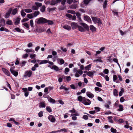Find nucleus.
Masks as SVG:
<instances>
[{
  "label": "nucleus",
  "mask_w": 133,
  "mask_h": 133,
  "mask_svg": "<svg viewBox=\"0 0 133 133\" xmlns=\"http://www.w3.org/2000/svg\"><path fill=\"white\" fill-rule=\"evenodd\" d=\"M47 19L43 17H41L37 19L35 21L36 23L38 24H43L46 23Z\"/></svg>",
  "instance_id": "1"
},
{
  "label": "nucleus",
  "mask_w": 133,
  "mask_h": 133,
  "mask_svg": "<svg viewBox=\"0 0 133 133\" xmlns=\"http://www.w3.org/2000/svg\"><path fill=\"white\" fill-rule=\"evenodd\" d=\"M91 18L93 21L95 23L98 24L99 25L102 24L101 21L99 18L96 17H92Z\"/></svg>",
  "instance_id": "2"
},
{
  "label": "nucleus",
  "mask_w": 133,
  "mask_h": 133,
  "mask_svg": "<svg viewBox=\"0 0 133 133\" xmlns=\"http://www.w3.org/2000/svg\"><path fill=\"white\" fill-rule=\"evenodd\" d=\"M82 103L85 105H88L90 104L91 102L89 99L85 98V99L84 100L83 102H82Z\"/></svg>",
  "instance_id": "3"
},
{
  "label": "nucleus",
  "mask_w": 133,
  "mask_h": 133,
  "mask_svg": "<svg viewBox=\"0 0 133 133\" xmlns=\"http://www.w3.org/2000/svg\"><path fill=\"white\" fill-rule=\"evenodd\" d=\"M12 11V8H10L8 10V12L6 13L4 17L5 18H8L10 15L11 11Z\"/></svg>",
  "instance_id": "4"
},
{
  "label": "nucleus",
  "mask_w": 133,
  "mask_h": 133,
  "mask_svg": "<svg viewBox=\"0 0 133 133\" xmlns=\"http://www.w3.org/2000/svg\"><path fill=\"white\" fill-rule=\"evenodd\" d=\"M48 119L52 122H54L56 121L54 117L51 115H49L48 117Z\"/></svg>",
  "instance_id": "5"
},
{
  "label": "nucleus",
  "mask_w": 133,
  "mask_h": 133,
  "mask_svg": "<svg viewBox=\"0 0 133 133\" xmlns=\"http://www.w3.org/2000/svg\"><path fill=\"white\" fill-rule=\"evenodd\" d=\"M37 61L38 63H39V64L47 63L48 62V60H40L39 59H37L36 60V61Z\"/></svg>",
  "instance_id": "6"
},
{
  "label": "nucleus",
  "mask_w": 133,
  "mask_h": 133,
  "mask_svg": "<svg viewBox=\"0 0 133 133\" xmlns=\"http://www.w3.org/2000/svg\"><path fill=\"white\" fill-rule=\"evenodd\" d=\"M84 19L85 20L87 21L89 23H91V20L90 18L88 16H84Z\"/></svg>",
  "instance_id": "7"
},
{
  "label": "nucleus",
  "mask_w": 133,
  "mask_h": 133,
  "mask_svg": "<svg viewBox=\"0 0 133 133\" xmlns=\"http://www.w3.org/2000/svg\"><path fill=\"white\" fill-rule=\"evenodd\" d=\"M10 71L11 73L15 76H17L18 74L17 72L15 71L14 70H13V69L10 68Z\"/></svg>",
  "instance_id": "8"
},
{
  "label": "nucleus",
  "mask_w": 133,
  "mask_h": 133,
  "mask_svg": "<svg viewBox=\"0 0 133 133\" xmlns=\"http://www.w3.org/2000/svg\"><path fill=\"white\" fill-rule=\"evenodd\" d=\"M85 99V97H82L81 96H79L77 97V100L79 102H83L84 100Z\"/></svg>",
  "instance_id": "9"
},
{
  "label": "nucleus",
  "mask_w": 133,
  "mask_h": 133,
  "mask_svg": "<svg viewBox=\"0 0 133 133\" xmlns=\"http://www.w3.org/2000/svg\"><path fill=\"white\" fill-rule=\"evenodd\" d=\"M79 26L77 23L73 22L71 23V26L72 29H76Z\"/></svg>",
  "instance_id": "10"
},
{
  "label": "nucleus",
  "mask_w": 133,
  "mask_h": 133,
  "mask_svg": "<svg viewBox=\"0 0 133 133\" xmlns=\"http://www.w3.org/2000/svg\"><path fill=\"white\" fill-rule=\"evenodd\" d=\"M2 70L5 75L8 76H10V72L7 70L3 68H2Z\"/></svg>",
  "instance_id": "11"
},
{
  "label": "nucleus",
  "mask_w": 133,
  "mask_h": 133,
  "mask_svg": "<svg viewBox=\"0 0 133 133\" xmlns=\"http://www.w3.org/2000/svg\"><path fill=\"white\" fill-rule=\"evenodd\" d=\"M25 74L26 76L30 77L32 75V72L31 70L27 71L25 72Z\"/></svg>",
  "instance_id": "12"
},
{
  "label": "nucleus",
  "mask_w": 133,
  "mask_h": 133,
  "mask_svg": "<svg viewBox=\"0 0 133 133\" xmlns=\"http://www.w3.org/2000/svg\"><path fill=\"white\" fill-rule=\"evenodd\" d=\"M81 25L83 26L84 28L87 31L89 30V28L88 26L84 23H82L81 24Z\"/></svg>",
  "instance_id": "13"
},
{
  "label": "nucleus",
  "mask_w": 133,
  "mask_h": 133,
  "mask_svg": "<svg viewBox=\"0 0 133 133\" xmlns=\"http://www.w3.org/2000/svg\"><path fill=\"white\" fill-rule=\"evenodd\" d=\"M21 20V18L19 17L16 18L15 22L14 23L15 25H17L19 23L20 21Z\"/></svg>",
  "instance_id": "14"
},
{
  "label": "nucleus",
  "mask_w": 133,
  "mask_h": 133,
  "mask_svg": "<svg viewBox=\"0 0 133 133\" xmlns=\"http://www.w3.org/2000/svg\"><path fill=\"white\" fill-rule=\"evenodd\" d=\"M87 96L90 98H93L94 96V95L90 92H87L86 93Z\"/></svg>",
  "instance_id": "15"
},
{
  "label": "nucleus",
  "mask_w": 133,
  "mask_h": 133,
  "mask_svg": "<svg viewBox=\"0 0 133 133\" xmlns=\"http://www.w3.org/2000/svg\"><path fill=\"white\" fill-rule=\"evenodd\" d=\"M18 10L17 8L14 9L13 10H12V14L13 15L16 14Z\"/></svg>",
  "instance_id": "16"
},
{
  "label": "nucleus",
  "mask_w": 133,
  "mask_h": 133,
  "mask_svg": "<svg viewBox=\"0 0 133 133\" xmlns=\"http://www.w3.org/2000/svg\"><path fill=\"white\" fill-rule=\"evenodd\" d=\"M5 24V20L3 18L0 20V24L2 26H4Z\"/></svg>",
  "instance_id": "17"
},
{
  "label": "nucleus",
  "mask_w": 133,
  "mask_h": 133,
  "mask_svg": "<svg viewBox=\"0 0 133 133\" xmlns=\"http://www.w3.org/2000/svg\"><path fill=\"white\" fill-rule=\"evenodd\" d=\"M46 106L45 103L43 102H41L39 104V107L41 108H45Z\"/></svg>",
  "instance_id": "18"
},
{
  "label": "nucleus",
  "mask_w": 133,
  "mask_h": 133,
  "mask_svg": "<svg viewBox=\"0 0 133 133\" xmlns=\"http://www.w3.org/2000/svg\"><path fill=\"white\" fill-rule=\"evenodd\" d=\"M77 4H72L71 5L70 7L71 9H76L77 7Z\"/></svg>",
  "instance_id": "19"
},
{
  "label": "nucleus",
  "mask_w": 133,
  "mask_h": 133,
  "mask_svg": "<svg viewBox=\"0 0 133 133\" xmlns=\"http://www.w3.org/2000/svg\"><path fill=\"white\" fill-rule=\"evenodd\" d=\"M78 28L79 30L81 32H84L85 31V30L81 26H78Z\"/></svg>",
  "instance_id": "20"
},
{
  "label": "nucleus",
  "mask_w": 133,
  "mask_h": 133,
  "mask_svg": "<svg viewBox=\"0 0 133 133\" xmlns=\"http://www.w3.org/2000/svg\"><path fill=\"white\" fill-rule=\"evenodd\" d=\"M26 17L28 18L29 19L33 18L34 17L32 13L27 14L26 16Z\"/></svg>",
  "instance_id": "21"
},
{
  "label": "nucleus",
  "mask_w": 133,
  "mask_h": 133,
  "mask_svg": "<svg viewBox=\"0 0 133 133\" xmlns=\"http://www.w3.org/2000/svg\"><path fill=\"white\" fill-rule=\"evenodd\" d=\"M87 75L90 77H93L94 76L92 72V71H89L87 73Z\"/></svg>",
  "instance_id": "22"
},
{
  "label": "nucleus",
  "mask_w": 133,
  "mask_h": 133,
  "mask_svg": "<svg viewBox=\"0 0 133 133\" xmlns=\"http://www.w3.org/2000/svg\"><path fill=\"white\" fill-rule=\"evenodd\" d=\"M36 31L37 32L41 33L42 32H44L45 31V30L43 29H39L37 28L36 29Z\"/></svg>",
  "instance_id": "23"
},
{
  "label": "nucleus",
  "mask_w": 133,
  "mask_h": 133,
  "mask_svg": "<svg viewBox=\"0 0 133 133\" xmlns=\"http://www.w3.org/2000/svg\"><path fill=\"white\" fill-rule=\"evenodd\" d=\"M113 94L115 96H118V92L116 89H114L113 91Z\"/></svg>",
  "instance_id": "24"
},
{
  "label": "nucleus",
  "mask_w": 133,
  "mask_h": 133,
  "mask_svg": "<svg viewBox=\"0 0 133 133\" xmlns=\"http://www.w3.org/2000/svg\"><path fill=\"white\" fill-rule=\"evenodd\" d=\"M90 30L92 32L95 31L96 30V28L92 25L90 26Z\"/></svg>",
  "instance_id": "25"
},
{
  "label": "nucleus",
  "mask_w": 133,
  "mask_h": 133,
  "mask_svg": "<svg viewBox=\"0 0 133 133\" xmlns=\"http://www.w3.org/2000/svg\"><path fill=\"white\" fill-rule=\"evenodd\" d=\"M40 14V12L39 11H35L33 14V15L34 16V17H36L37 15H39Z\"/></svg>",
  "instance_id": "26"
},
{
  "label": "nucleus",
  "mask_w": 133,
  "mask_h": 133,
  "mask_svg": "<svg viewBox=\"0 0 133 133\" xmlns=\"http://www.w3.org/2000/svg\"><path fill=\"white\" fill-rule=\"evenodd\" d=\"M51 69H54L56 71H58L59 70V69L58 68L57 66L55 65H54L52 66V68H51Z\"/></svg>",
  "instance_id": "27"
},
{
  "label": "nucleus",
  "mask_w": 133,
  "mask_h": 133,
  "mask_svg": "<svg viewBox=\"0 0 133 133\" xmlns=\"http://www.w3.org/2000/svg\"><path fill=\"white\" fill-rule=\"evenodd\" d=\"M46 23H48V24L49 25H52L54 24V22L52 21L47 19V21H46Z\"/></svg>",
  "instance_id": "28"
},
{
  "label": "nucleus",
  "mask_w": 133,
  "mask_h": 133,
  "mask_svg": "<svg viewBox=\"0 0 133 133\" xmlns=\"http://www.w3.org/2000/svg\"><path fill=\"white\" fill-rule=\"evenodd\" d=\"M46 7L44 5L42 6V7L41 8L40 11L42 12H44L45 11V10Z\"/></svg>",
  "instance_id": "29"
},
{
  "label": "nucleus",
  "mask_w": 133,
  "mask_h": 133,
  "mask_svg": "<svg viewBox=\"0 0 133 133\" xmlns=\"http://www.w3.org/2000/svg\"><path fill=\"white\" fill-rule=\"evenodd\" d=\"M35 4L37 7V8H38V9L39 7H40L42 5V3L39 2H35Z\"/></svg>",
  "instance_id": "30"
},
{
  "label": "nucleus",
  "mask_w": 133,
  "mask_h": 133,
  "mask_svg": "<svg viewBox=\"0 0 133 133\" xmlns=\"http://www.w3.org/2000/svg\"><path fill=\"white\" fill-rule=\"evenodd\" d=\"M24 10L27 13L31 12L32 11V10L30 9H25Z\"/></svg>",
  "instance_id": "31"
},
{
  "label": "nucleus",
  "mask_w": 133,
  "mask_h": 133,
  "mask_svg": "<svg viewBox=\"0 0 133 133\" xmlns=\"http://www.w3.org/2000/svg\"><path fill=\"white\" fill-rule=\"evenodd\" d=\"M63 28L65 29L69 30L71 29L70 27L68 25H65L63 26Z\"/></svg>",
  "instance_id": "32"
},
{
  "label": "nucleus",
  "mask_w": 133,
  "mask_h": 133,
  "mask_svg": "<svg viewBox=\"0 0 133 133\" xmlns=\"http://www.w3.org/2000/svg\"><path fill=\"white\" fill-rule=\"evenodd\" d=\"M21 16L23 17H24L26 15V14L24 12L23 9L21 11Z\"/></svg>",
  "instance_id": "33"
},
{
  "label": "nucleus",
  "mask_w": 133,
  "mask_h": 133,
  "mask_svg": "<svg viewBox=\"0 0 133 133\" xmlns=\"http://www.w3.org/2000/svg\"><path fill=\"white\" fill-rule=\"evenodd\" d=\"M56 4L55 0H52L50 2V5H53Z\"/></svg>",
  "instance_id": "34"
},
{
  "label": "nucleus",
  "mask_w": 133,
  "mask_h": 133,
  "mask_svg": "<svg viewBox=\"0 0 133 133\" xmlns=\"http://www.w3.org/2000/svg\"><path fill=\"white\" fill-rule=\"evenodd\" d=\"M112 12L114 13V15H116L117 16L118 15V12H117V10L116 9H114L112 11Z\"/></svg>",
  "instance_id": "35"
},
{
  "label": "nucleus",
  "mask_w": 133,
  "mask_h": 133,
  "mask_svg": "<svg viewBox=\"0 0 133 133\" xmlns=\"http://www.w3.org/2000/svg\"><path fill=\"white\" fill-rule=\"evenodd\" d=\"M119 108L118 109V110L119 111H121L123 110V106L122 105L119 104Z\"/></svg>",
  "instance_id": "36"
},
{
  "label": "nucleus",
  "mask_w": 133,
  "mask_h": 133,
  "mask_svg": "<svg viewBox=\"0 0 133 133\" xmlns=\"http://www.w3.org/2000/svg\"><path fill=\"white\" fill-rule=\"evenodd\" d=\"M47 111L49 112H52V110L51 108L50 107L47 106L46 108Z\"/></svg>",
  "instance_id": "37"
},
{
  "label": "nucleus",
  "mask_w": 133,
  "mask_h": 133,
  "mask_svg": "<svg viewBox=\"0 0 133 133\" xmlns=\"http://www.w3.org/2000/svg\"><path fill=\"white\" fill-rule=\"evenodd\" d=\"M31 9L33 10H37L38 9V8L36 6V5H34L31 7Z\"/></svg>",
  "instance_id": "38"
},
{
  "label": "nucleus",
  "mask_w": 133,
  "mask_h": 133,
  "mask_svg": "<svg viewBox=\"0 0 133 133\" xmlns=\"http://www.w3.org/2000/svg\"><path fill=\"white\" fill-rule=\"evenodd\" d=\"M25 51L27 53L29 52H34V51L32 50V49H25Z\"/></svg>",
  "instance_id": "39"
},
{
  "label": "nucleus",
  "mask_w": 133,
  "mask_h": 133,
  "mask_svg": "<svg viewBox=\"0 0 133 133\" xmlns=\"http://www.w3.org/2000/svg\"><path fill=\"white\" fill-rule=\"evenodd\" d=\"M48 101L52 103H54L55 102V100L51 97L49 98V99H48Z\"/></svg>",
  "instance_id": "40"
},
{
  "label": "nucleus",
  "mask_w": 133,
  "mask_h": 133,
  "mask_svg": "<svg viewBox=\"0 0 133 133\" xmlns=\"http://www.w3.org/2000/svg\"><path fill=\"white\" fill-rule=\"evenodd\" d=\"M26 63V62L25 61H22V63H20V65L22 67L23 66H25Z\"/></svg>",
  "instance_id": "41"
},
{
  "label": "nucleus",
  "mask_w": 133,
  "mask_h": 133,
  "mask_svg": "<svg viewBox=\"0 0 133 133\" xmlns=\"http://www.w3.org/2000/svg\"><path fill=\"white\" fill-rule=\"evenodd\" d=\"M6 24L9 25L12 24V22L11 20L8 21L6 22Z\"/></svg>",
  "instance_id": "42"
},
{
  "label": "nucleus",
  "mask_w": 133,
  "mask_h": 133,
  "mask_svg": "<svg viewBox=\"0 0 133 133\" xmlns=\"http://www.w3.org/2000/svg\"><path fill=\"white\" fill-rule=\"evenodd\" d=\"M69 71L70 69L69 68H65V74H68V72H69Z\"/></svg>",
  "instance_id": "43"
},
{
  "label": "nucleus",
  "mask_w": 133,
  "mask_h": 133,
  "mask_svg": "<svg viewBox=\"0 0 133 133\" xmlns=\"http://www.w3.org/2000/svg\"><path fill=\"white\" fill-rule=\"evenodd\" d=\"M22 24L25 27H26L28 29H29V24H28L27 23H23Z\"/></svg>",
  "instance_id": "44"
},
{
  "label": "nucleus",
  "mask_w": 133,
  "mask_h": 133,
  "mask_svg": "<svg viewBox=\"0 0 133 133\" xmlns=\"http://www.w3.org/2000/svg\"><path fill=\"white\" fill-rule=\"evenodd\" d=\"M67 130L65 129V128H64L63 129H62L59 130H58L57 131V132H60L61 131H64V132H67Z\"/></svg>",
  "instance_id": "45"
},
{
  "label": "nucleus",
  "mask_w": 133,
  "mask_h": 133,
  "mask_svg": "<svg viewBox=\"0 0 133 133\" xmlns=\"http://www.w3.org/2000/svg\"><path fill=\"white\" fill-rule=\"evenodd\" d=\"M56 9V7H54L53 8H49V9L48 11H49V12H50L51 11H54Z\"/></svg>",
  "instance_id": "46"
},
{
  "label": "nucleus",
  "mask_w": 133,
  "mask_h": 133,
  "mask_svg": "<svg viewBox=\"0 0 133 133\" xmlns=\"http://www.w3.org/2000/svg\"><path fill=\"white\" fill-rule=\"evenodd\" d=\"M95 91H101L102 90V89L101 88L97 87L95 88Z\"/></svg>",
  "instance_id": "47"
},
{
  "label": "nucleus",
  "mask_w": 133,
  "mask_h": 133,
  "mask_svg": "<svg viewBox=\"0 0 133 133\" xmlns=\"http://www.w3.org/2000/svg\"><path fill=\"white\" fill-rule=\"evenodd\" d=\"M68 12L73 14H76L75 11L73 10H69L68 11Z\"/></svg>",
  "instance_id": "48"
},
{
  "label": "nucleus",
  "mask_w": 133,
  "mask_h": 133,
  "mask_svg": "<svg viewBox=\"0 0 133 133\" xmlns=\"http://www.w3.org/2000/svg\"><path fill=\"white\" fill-rule=\"evenodd\" d=\"M66 77V80L67 81L69 82V81L71 80V78L69 76H66L64 77V78H65V77Z\"/></svg>",
  "instance_id": "49"
},
{
  "label": "nucleus",
  "mask_w": 133,
  "mask_h": 133,
  "mask_svg": "<svg viewBox=\"0 0 133 133\" xmlns=\"http://www.w3.org/2000/svg\"><path fill=\"white\" fill-rule=\"evenodd\" d=\"M124 90L123 88H122L121 89V91H120L119 93V96H121L123 94V93L124 92Z\"/></svg>",
  "instance_id": "50"
},
{
  "label": "nucleus",
  "mask_w": 133,
  "mask_h": 133,
  "mask_svg": "<svg viewBox=\"0 0 133 133\" xmlns=\"http://www.w3.org/2000/svg\"><path fill=\"white\" fill-rule=\"evenodd\" d=\"M110 130L111 132L114 133L115 132H116L117 131L116 130V129H114L112 127L111 128Z\"/></svg>",
  "instance_id": "51"
},
{
  "label": "nucleus",
  "mask_w": 133,
  "mask_h": 133,
  "mask_svg": "<svg viewBox=\"0 0 133 133\" xmlns=\"http://www.w3.org/2000/svg\"><path fill=\"white\" fill-rule=\"evenodd\" d=\"M65 15L67 17L69 18H72V15L70 14H66Z\"/></svg>",
  "instance_id": "52"
},
{
  "label": "nucleus",
  "mask_w": 133,
  "mask_h": 133,
  "mask_svg": "<svg viewBox=\"0 0 133 133\" xmlns=\"http://www.w3.org/2000/svg\"><path fill=\"white\" fill-rule=\"evenodd\" d=\"M107 0H105L104 1V2L103 5V8L104 9H105L106 8L107 5Z\"/></svg>",
  "instance_id": "53"
},
{
  "label": "nucleus",
  "mask_w": 133,
  "mask_h": 133,
  "mask_svg": "<svg viewBox=\"0 0 133 133\" xmlns=\"http://www.w3.org/2000/svg\"><path fill=\"white\" fill-rule=\"evenodd\" d=\"M76 16L79 18V20L81 19V15L79 12H77L76 14Z\"/></svg>",
  "instance_id": "54"
},
{
  "label": "nucleus",
  "mask_w": 133,
  "mask_h": 133,
  "mask_svg": "<svg viewBox=\"0 0 133 133\" xmlns=\"http://www.w3.org/2000/svg\"><path fill=\"white\" fill-rule=\"evenodd\" d=\"M59 61L61 64H62L64 63V61L63 59H59Z\"/></svg>",
  "instance_id": "55"
},
{
  "label": "nucleus",
  "mask_w": 133,
  "mask_h": 133,
  "mask_svg": "<svg viewBox=\"0 0 133 133\" xmlns=\"http://www.w3.org/2000/svg\"><path fill=\"white\" fill-rule=\"evenodd\" d=\"M103 72L105 74H108L109 73V70L107 69H105Z\"/></svg>",
  "instance_id": "56"
},
{
  "label": "nucleus",
  "mask_w": 133,
  "mask_h": 133,
  "mask_svg": "<svg viewBox=\"0 0 133 133\" xmlns=\"http://www.w3.org/2000/svg\"><path fill=\"white\" fill-rule=\"evenodd\" d=\"M0 30L1 31H7L8 30V29H6L5 28H4L3 27H2L0 29Z\"/></svg>",
  "instance_id": "57"
},
{
  "label": "nucleus",
  "mask_w": 133,
  "mask_h": 133,
  "mask_svg": "<svg viewBox=\"0 0 133 133\" xmlns=\"http://www.w3.org/2000/svg\"><path fill=\"white\" fill-rule=\"evenodd\" d=\"M96 85L97 86L99 87H102V85L99 82H97L96 83Z\"/></svg>",
  "instance_id": "58"
},
{
  "label": "nucleus",
  "mask_w": 133,
  "mask_h": 133,
  "mask_svg": "<svg viewBox=\"0 0 133 133\" xmlns=\"http://www.w3.org/2000/svg\"><path fill=\"white\" fill-rule=\"evenodd\" d=\"M117 77L116 75H114L113 76V81L114 82L117 79Z\"/></svg>",
  "instance_id": "59"
},
{
  "label": "nucleus",
  "mask_w": 133,
  "mask_h": 133,
  "mask_svg": "<svg viewBox=\"0 0 133 133\" xmlns=\"http://www.w3.org/2000/svg\"><path fill=\"white\" fill-rule=\"evenodd\" d=\"M29 20V19L26 18H23V19L21 20V22H26L28 21Z\"/></svg>",
  "instance_id": "60"
},
{
  "label": "nucleus",
  "mask_w": 133,
  "mask_h": 133,
  "mask_svg": "<svg viewBox=\"0 0 133 133\" xmlns=\"http://www.w3.org/2000/svg\"><path fill=\"white\" fill-rule=\"evenodd\" d=\"M38 116L40 117H41L43 116V112L42 111H40L38 114Z\"/></svg>",
  "instance_id": "61"
},
{
  "label": "nucleus",
  "mask_w": 133,
  "mask_h": 133,
  "mask_svg": "<svg viewBox=\"0 0 133 133\" xmlns=\"http://www.w3.org/2000/svg\"><path fill=\"white\" fill-rule=\"evenodd\" d=\"M14 30L18 32H20L21 31V30L19 28L17 27L15 28Z\"/></svg>",
  "instance_id": "62"
},
{
  "label": "nucleus",
  "mask_w": 133,
  "mask_h": 133,
  "mask_svg": "<svg viewBox=\"0 0 133 133\" xmlns=\"http://www.w3.org/2000/svg\"><path fill=\"white\" fill-rule=\"evenodd\" d=\"M30 26L32 27H34L33 21L31 19L30 21Z\"/></svg>",
  "instance_id": "63"
},
{
  "label": "nucleus",
  "mask_w": 133,
  "mask_h": 133,
  "mask_svg": "<svg viewBox=\"0 0 133 133\" xmlns=\"http://www.w3.org/2000/svg\"><path fill=\"white\" fill-rule=\"evenodd\" d=\"M83 118L85 120H87L88 119V116L86 115H84L83 116Z\"/></svg>",
  "instance_id": "64"
}]
</instances>
